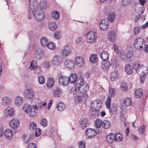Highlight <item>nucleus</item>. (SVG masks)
Returning <instances> with one entry per match:
<instances>
[{
  "instance_id": "obj_16",
  "label": "nucleus",
  "mask_w": 148,
  "mask_h": 148,
  "mask_svg": "<svg viewBox=\"0 0 148 148\" xmlns=\"http://www.w3.org/2000/svg\"><path fill=\"white\" fill-rule=\"evenodd\" d=\"M4 135L6 139L10 140L12 138L14 135L13 131L11 129H6L4 131Z\"/></svg>"
},
{
  "instance_id": "obj_52",
  "label": "nucleus",
  "mask_w": 148,
  "mask_h": 148,
  "mask_svg": "<svg viewBox=\"0 0 148 148\" xmlns=\"http://www.w3.org/2000/svg\"><path fill=\"white\" fill-rule=\"evenodd\" d=\"M108 20L110 22H112L115 19V15L114 13H110L107 17Z\"/></svg>"
},
{
  "instance_id": "obj_8",
  "label": "nucleus",
  "mask_w": 148,
  "mask_h": 148,
  "mask_svg": "<svg viewBox=\"0 0 148 148\" xmlns=\"http://www.w3.org/2000/svg\"><path fill=\"white\" fill-rule=\"evenodd\" d=\"M72 51L70 47L67 45L64 46L61 49L60 53L64 58H66L71 53Z\"/></svg>"
},
{
  "instance_id": "obj_41",
  "label": "nucleus",
  "mask_w": 148,
  "mask_h": 148,
  "mask_svg": "<svg viewBox=\"0 0 148 148\" xmlns=\"http://www.w3.org/2000/svg\"><path fill=\"white\" fill-rule=\"evenodd\" d=\"M48 49L51 50H54L56 47L55 44L52 42H49L46 47Z\"/></svg>"
},
{
  "instance_id": "obj_21",
  "label": "nucleus",
  "mask_w": 148,
  "mask_h": 148,
  "mask_svg": "<svg viewBox=\"0 0 148 148\" xmlns=\"http://www.w3.org/2000/svg\"><path fill=\"white\" fill-rule=\"evenodd\" d=\"M11 101V99L10 97L5 96L2 98V103L4 106H6L10 105Z\"/></svg>"
},
{
  "instance_id": "obj_34",
  "label": "nucleus",
  "mask_w": 148,
  "mask_h": 148,
  "mask_svg": "<svg viewBox=\"0 0 148 148\" xmlns=\"http://www.w3.org/2000/svg\"><path fill=\"white\" fill-rule=\"evenodd\" d=\"M40 42L41 45L43 47H46L49 42L48 40L45 37L41 38Z\"/></svg>"
},
{
  "instance_id": "obj_19",
  "label": "nucleus",
  "mask_w": 148,
  "mask_h": 148,
  "mask_svg": "<svg viewBox=\"0 0 148 148\" xmlns=\"http://www.w3.org/2000/svg\"><path fill=\"white\" fill-rule=\"evenodd\" d=\"M145 67L143 65L140 64L138 62H135L134 63L133 65V68L137 72L140 71L143 72V70L142 69Z\"/></svg>"
},
{
  "instance_id": "obj_14",
  "label": "nucleus",
  "mask_w": 148,
  "mask_h": 148,
  "mask_svg": "<svg viewBox=\"0 0 148 148\" xmlns=\"http://www.w3.org/2000/svg\"><path fill=\"white\" fill-rule=\"evenodd\" d=\"M84 63L85 60L82 56H77L75 59V63L77 66H82Z\"/></svg>"
},
{
  "instance_id": "obj_58",
  "label": "nucleus",
  "mask_w": 148,
  "mask_h": 148,
  "mask_svg": "<svg viewBox=\"0 0 148 148\" xmlns=\"http://www.w3.org/2000/svg\"><path fill=\"white\" fill-rule=\"evenodd\" d=\"M121 115L125 116H126L127 109L126 108L121 107Z\"/></svg>"
},
{
  "instance_id": "obj_27",
  "label": "nucleus",
  "mask_w": 148,
  "mask_h": 148,
  "mask_svg": "<svg viewBox=\"0 0 148 148\" xmlns=\"http://www.w3.org/2000/svg\"><path fill=\"white\" fill-rule=\"evenodd\" d=\"M75 82V84L76 86L79 87L84 85L85 83H84V79L83 77L80 76L79 78L77 79Z\"/></svg>"
},
{
  "instance_id": "obj_43",
  "label": "nucleus",
  "mask_w": 148,
  "mask_h": 148,
  "mask_svg": "<svg viewBox=\"0 0 148 148\" xmlns=\"http://www.w3.org/2000/svg\"><path fill=\"white\" fill-rule=\"evenodd\" d=\"M114 136L115 137V140H116L118 142L122 141L123 139V135L119 133H117L116 134H114Z\"/></svg>"
},
{
  "instance_id": "obj_30",
  "label": "nucleus",
  "mask_w": 148,
  "mask_h": 148,
  "mask_svg": "<svg viewBox=\"0 0 148 148\" xmlns=\"http://www.w3.org/2000/svg\"><path fill=\"white\" fill-rule=\"evenodd\" d=\"M109 56V54L106 51H103L100 54V57L103 60V61L108 60Z\"/></svg>"
},
{
  "instance_id": "obj_49",
  "label": "nucleus",
  "mask_w": 148,
  "mask_h": 148,
  "mask_svg": "<svg viewBox=\"0 0 148 148\" xmlns=\"http://www.w3.org/2000/svg\"><path fill=\"white\" fill-rule=\"evenodd\" d=\"M74 102L76 104H78L82 101L83 97L80 96H76L74 97Z\"/></svg>"
},
{
  "instance_id": "obj_54",
  "label": "nucleus",
  "mask_w": 148,
  "mask_h": 148,
  "mask_svg": "<svg viewBox=\"0 0 148 148\" xmlns=\"http://www.w3.org/2000/svg\"><path fill=\"white\" fill-rule=\"evenodd\" d=\"M38 83L40 84H43L45 82V78L44 76H38Z\"/></svg>"
},
{
  "instance_id": "obj_17",
  "label": "nucleus",
  "mask_w": 148,
  "mask_h": 148,
  "mask_svg": "<svg viewBox=\"0 0 148 148\" xmlns=\"http://www.w3.org/2000/svg\"><path fill=\"white\" fill-rule=\"evenodd\" d=\"M34 55L35 57L37 59L41 58L44 56V51L40 49H36L34 51Z\"/></svg>"
},
{
  "instance_id": "obj_46",
  "label": "nucleus",
  "mask_w": 148,
  "mask_h": 148,
  "mask_svg": "<svg viewBox=\"0 0 148 148\" xmlns=\"http://www.w3.org/2000/svg\"><path fill=\"white\" fill-rule=\"evenodd\" d=\"M143 93V90L141 88L136 90L135 92V96L137 98H139L141 97Z\"/></svg>"
},
{
  "instance_id": "obj_53",
  "label": "nucleus",
  "mask_w": 148,
  "mask_h": 148,
  "mask_svg": "<svg viewBox=\"0 0 148 148\" xmlns=\"http://www.w3.org/2000/svg\"><path fill=\"white\" fill-rule=\"evenodd\" d=\"M29 128L32 131L35 130L36 128V124L34 122H32L29 124Z\"/></svg>"
},
{
  "instance_id": "obj_64",
  "label": "nucleus",
  "mask_w": 148,
  "mask_h": 148,
  "mask_svg": "<svg viewBox=\"0 0 148 148\" xmlns=\"http://www.w3.org/2000/svg\"><path fill=\"white\" fill-rule=\"evenodd\" d=\"M36 144L33 143H31L29 144L28 145L27 148H36Z\"/></svg>"
},
{
  "instance_id": "obj_32",
  "label": "nucleus",
  "mask_w": 148,
  "mask_h": 148,
  "mask_svg": "<svg viewBox=\"0 0 148 148\" xmlns=\"http://www.w3.org/2000/svg\"><path fill=\"white\" fill-rule=\"evenodd\" d=\"M103 127L104 129H107L110 128L111 126V123L108 120H104L103 122Z\"/></svg>"
},
{
  "instance_id": "obj_25",
  "label": "nucleus",
  "mask_w": 148,
  "mask_h": 148,
  "mask_svg": "<svg viewBox=\"0 0 148 148\" xmlns=\"http://www.w3.org/2000/svg\"><path fill=\"white\" fill-rule=\"evenodd\" d=\"M79 92L82 94H85L88 89V85L86 83H85L84 85H82L79 88Z\"/></svg>"
},
{
  "instance_id": "obj_38",
  "label": "nucleus",
  "mask_w": 148,
  "mask_h": 148,
  "mask_svg": "<svg viewBox=\"0 0 148 148\" xmlns=\"http://www.w3.org/2000/svg\"><path fill=\"white\" fill-rule=\"evenodd\" d=\"M54 84V81L52 78H49L46 83L47 87L49 88H51L53 86Z\"/></svg>"
},
{
  "instance_id": "obj_50",
  "label": "nucleus",
  "mask_w": 148,
  "mask_h": 148,
  "mask_svg": "<svg viewBox=\"0 0 148 148\" xmlns=\"http://www.w3.org/2000/svg\"><path fill=\"white\" fill-rule=\"evenodd\" d=\"M62 32L59 30L56 31L54 34V38L57 39H59L62 37Z\"/></svg>"
},
{
  "instance_id": "obj_24",
  "label": "nucleus",
  "mask_w": 148,
  "mask_h": 148,
  "mask_svg": "<svg viewBox=\"0 0 148 148\" xmlns=\"http://www.w3.org/2000/svg\"><path fill=\"white\" fill-rule=\"evenodd\" d=\"M115 138L114 134L110 133L106 136V140L107 142L112 143L115 141Z\"/></svg>"
},
{
  "instance_id": "obj_42",
  "label": "nucleus",
  "mask_w": 148,
  "mask_h": 148,
  "mask_svg": "<svg viewBox=\"0 0 148 148\" xmlns=\"http://www.w3.org/2000/svg\"><path fill=\"white\" fill-rule=\"evenodd\" d=\"M39 5L40 8L45 9L47 8V4L45 0H41L40 1Z\"/></svg>"
},
{
  "instance_id": "obj_9",
  "label": "nucleus",
  "mask_w": 148,
  "mask_h": 148,
  "mask_svg": "<svg viewBox=\"0 0 148 148\" xmlns=\"http://www.w3.org/2000/svg\"><path fill=\"white\" fill-rule=\"evenodd\" d=\"M20 122L17 119L13 118L11 119L9 122V125L10 127L13 130L18 128L20 125Z\"/></svg>"
},
{
  "instance_id": "obj_35",
  "label": "nucleus",
  "mask_w": 148,
  "mask_h": 148,
  "mask_svg": "<svg viewBox=\"0 0 148 148\" xmlns=\"http://www.w3.org/2000/svg\"><path fill=\"white\" fill-rule=\"evenodd\" d=\"M32 137V136L31 135L29 134H26L25 135H23L22 138L24 143H28L31 141V139Z\"/></svg>"
},
{
  "instance_id": "obj_6",
  "label": "nucleus",
  "mask_w": 148,
  "mask_h": 148,
  "mask_svg": "<svg viewBox=\"0 0 148 148\" xmlns=\"http://www.w3.org/2000/svg\"><path fill=\"white\" fill-rule=\"evenodd\" d=\"M29 4L30 11L28 14H32L36 10L39 9L38 2L37 0H29Z\"/></svg>"
},
{
  "instance_id": "obj_3",
  "label": "nucleus",
  "mask_w": 148,
  "mask_h": 148,
  "mask_svg": "<svg viewBox=\"0 0 148 148\" xmlns=\"http://www.w3.org/2000/svg\"><path fill=\"white\" fill-rule=\"evenodd\" d=\"M101 107V103L97 101H92L91 103L90 108L92 111V114L96 117L100 114L99 109Z\"/></svg>"
},
{
  "instance_id": "obj_7",
  "label": "nucleus",
  "mask_w": 148,
  "mask_h": 148,
  "mask_svg": "<svg viewBox=\"0 0 148 148\" xmlns=\"http://www.w3.org/2000/svg\"><path fill=\"white\" fill-rule=\"evenodd\" d=\"M63 61L62 58L60 55H55L51 60L52 64L55 66H60Z\"/></svg>"
},
{
  "instance_id": "obj_23",
  "label": "nucleus",
  "mask_w": 148,
  "mask_h": 148,
  "mask_svg": "<svg viewBox=\"0 0 148 148\" xmlns=\"http://www.w3.org/2000/svg\"><path fill=\"white\" fill-rule=\"evenodd\" d=\"M110 75L111 80L114 81L118 78L119 73L117 70H114L111 72Z\"/></svg>"
},
{
  "instance_id": "obj_5",
  "label": "nucleus",
  "mask_w": 148,
  "mask_h": 148,
  "mask_svg": "<svg viewBox=\"0 0 148 148\" xmlns=\"http://www.w3.org/2000/svg\"><path fill=\"white\" fill-rule=\"evenodd\" d=\"M86 36L87 42L92 43L96 41L97 37V35L95 32L90 31L87 33Z\"/></svg>"
},
{
  "instance_id": "obj_45",
  "label": "nucleus",
  "mask_w": 148,
  "mask_h": 148,
  "mask_svg": "<svg viewBox=\"0 0 148 148\" xmlns=\"http://www.w3.org/2000/svg\"><path fill=\"white\" fill-rule=\"evenodd\" d=\"M115 90L114 88H110L108 91V97H113L114 96L115 93Z\"/></svg>"
},
{
  "instance_id": "obj_40",
  "label": "nucleus",
  "mask_w": 148,
  "mask_h": 148,
  "mask_svg": "<svg viewBox=\"0 0 148 148\" xmlns=\"http://www.w3.org/2000/svg\"><path fill=\"white\" fill-rule=\"evenodd\" d=\"M65 105L63 103L60 102L58 103L57 106L58 110L60 111H63L65 108Z\"/></svg>"
},
{
  "instance_id": "obj_10",
  "label": "nucleus",
  "mask_w": 148,
  "mask_h": 148,
  "mask_svg": "<svg viewBox=\"0 0 148 148\" xmlns=\"http://www.w3.org/2000/svg\"><path fill=\"white\" fill-rule=\"evenodd\" d=\"M59 84L62 86H65L68 85L69 82L68 77L62 75L58 78Z\"/></svg>"
},
{
  "instance_id": "obj_62",
  "label": "nucleus",
  "mask_w": 148,
  "mask_h": 148,
  "mask_svg": "<svg viewBox=\"0 0 148 148\" xmlns=\"http://www.w3.org/2000/svg\"><path fill=\"white\" fill-rule=\"evenodd\" d=\"M35 132V135L36 137L39 136L41 134V130L39 128L36 129Z\"/></svg>"
},
{
  "instance_id": "obj_26",
  "label": "nucleus",
  "mask_w": 148,
  "mask_h": 148,
  "mask_svg": "<svg viewBox=\"0 0 148 148\" xmlns=\"http://www.w3.org/2000/svg\"><path fill=\"white\" fill-rule=\"evenodd\" d=\"M88 120L87 119H83L80 120L79 122V126L82 129L87 127L88 125Z\"/></svg>"
},
{
  "instance_id": "obj_20",
  "label": "nucleus",
  "mask_w": 148,
  "mask_h": 148,
  "mask_svg": "<svg viewBox=\"0 0 148 148\" xmlns=\"http://www.w3.org/2000/svg\"><path fill=\"white\" fill-rule=\"evenodd\" d=\"M100 29L102 30H105L108 27V21L105 20H103L100 22L99 24Z\"/></svg>"
},
{
  "instance_id": "obj_11",
  "label": "nucleus",
  "mask_w": 148,
  "mask_h": 148,
  "mask_svg": "<svg viewBox=\"0 0 148 148\" xmlns=\"http://www.w3.org/2000/svg\"><path fill=\"white\" fill-rule=\"evenodd\" d=\"M86 135L88 138H92L96 135V132L94 129L88 128L86 131Z\"/></svg>"
},
{
  "instance_id": "obj_47",
  "label": "nucleus",
  "mask_w": 148,
  "mask_h": 148,
  "mask_svg": "<svg viewBox=\"0 0 148 148\" xmlns=\"http://www.w3.org/2000/svg\"><path fill=\"white\" fill-rule=\"evenodd\" d=\"M123 103L126 106H130L132 103L131 99L129 98H125L123 100Z\"/></svg>"
},
{
  "instance_id": "obj_12",
  "label": "nucleus",
  "mask_w": 148,
  "mask_h": 148,
  "mask_svg": "<svg viewBox=\"0 0 148 148\" xmlns=\"http://www.w3.org/2000/svg\"><path fill=\"white\" fill-rule=\"evenodd\" d=\"M24 96L27 99H32L34 97V93L32 89L27 88L24 92Z\"/></svg>"
},
{
  "instance_id": "obj_48",
  "label": "nucleus",
  "mask_w": 148,
  "mask_h": 148,
  "mask_svg": "<svg viewBox=\"0 0 148 148\" xmlns=\"http://www.w3.org/2000/svg\"><path fill=\"white\" fill-rule=\"evenodd\" d=\"M62 92V90L59 88H56L53 91V94L55 96L59 97L61 94Z\"/></svg>"
},
{
  "instance_id": "obj_1",
  "label": "nucleus",
  "mask_w": 148,
  "mask_h": 148,
  "mask_svg": "<svg viewBox=\"0 0 148 148\" xmlns=\"http://www.w3.org/2000/svg\"><path fill=\"white\" fill-rule=\"evenodd\" d=\"M34 105H30L25 104L22 107L23 112L26 113L28 116L33 117L34 116L38 110H40L42 108V103L40 100L38 98H36L33 101Z\"/></svg>"
},
{
  "instance_id": "obj_57",
  "label": "nucleus",
  "mask_w": 148,
  "mask_h": 148,
  "mask_svg": "<svg viewBox=\"0 0 148 148\" xmlns=\"http://www.w3.org/2000/svg\"><path fill=\"white\" fill-rule=\"evenodd\" d=\"M103 123L101 120L98 119L96 120L95 123V125L96 127L100 128L101 126Z\"/></svg>"
},
{
  "instance_id": "obj_36",
  "label": "nucleus",
  "mask_w": 148,
  "mask_h": 148,
  "mask_svg": "<svg viewBox=\"0 0 148 148\" xmlns=\"http://www.w3.org/2000/svg\"><path fill=\"white\" fill-rule=\"evenodd\" d=\"M57 28V25L55 23L52 22L50 23L48 26L49 29L51 31H54Z\"/></svg>"
},
{
  "instance_id": "obj_22",
  "label": "nucleus",
  "mask_w": 148,
  "mask_h": 148,
  "mask_svg": "<svg viewBox=\"0 0 148 148\" xmlns=\"http://www.w3.org/2000/svg\"><path fill=\"white\" fill-rule=\"evenodd\" d=\"M109 109L110 112L112 114H116L117 113L118 110V106L115 103H113L111 106L110 107Z\"/></svg>"
},
{
  "instance_id": "obj_61",
  "label": "nucleus",
  "mask_w": 148,
  "mask_h": 148,
  "mask_svg": "<svg viewBox=\"0 0 148 148\" xmlns=\"http://www.w3.org/2000/svg\"><path fill=\"white\" fill-rule=\"evenodd\" d=\"M130 0H121L122 4L124 6L127 5L130 3Z\"/></svg>"
},
{
  "instance_id": "obj_15",
  "label": "nucleus",
  "mask_w": 148,
  "mask_h": 148,
  "mask_svg": "<svg viewBox=\"0 0 148 148\" xmlns=\"http://www.w3.org/2000/svg\"><path fill=\"white\" fill-rule=\"evenodd\" d=\"M14 110L10 106L8 107L4 111V114L6 117L12 116L14 114Z\"/></svg>"
},
{
  "instance_id": "obj_28",
  "label": "nucleus",
  "mask_w": 148,
  "mask_h": 148,
  "mask_svg": "<svg viewBox=\"0 0 148 148\" xmlns=\"http://www.w3.org/2000/svg\"><path fill=\"white\" fill-rule=\"evenodd\" d=\"M108 39L111 42L114 41L116 38V34L115 32L112 31L110 32L108 34Z\"/></svg>"
},
{
  "instance_id": "obj_31",
  "label": "nucleus",
  "mask_w": 148,
  "mask_h": 148,
  "mask_svg": "<svg viewBox=\"0 0 148 148\" xmlns=\"http://www.w3.org/2000/svg\"><path fill=\"white\" fill-rule=\"evenodd\" d=\"M69 83H75L77 79L76 74L75 73L72 74L70 77H68Z\"/></svg>"
},
{
  "instance_id": "obj_39",
  "label": "nucleus",
  "mask_w": 148,
  "mask_h": 148,
  "mask_svg": "<svg viewBox=\"0 0 148 148\" xmlns=\"http://www.w3.org/2000/svg\"><path fill=\"white\" fill-rule=\"evenodd\" d=\"M79 87L74 85V86L73 87L71 90L70 93L73 95H75L79 92Z\"/></svg>"
},
{
  "instance_id": "obj_2",
  "label": "nucleus",
  "mask_w": 148,
  "mask_h": 148,
  "mask_svg": "<svg viewBox=\"0 0 148 148\" xmlns=\"http://www.w3.org/2000/svg\"><path fill=\"white\" fill-rule=\"evenodd\" d=\"M145 44L144 40L141 38L136 39L134 43V48L139 51H142L144 49Z\"/></svg>"
},
{
  "instance_id": "obj_44",
  "label": "nucleus",
  "mask_w": 148,
  "mask_h": 148,
  "mask_svg": "<svg viewBox=\"0 0 148 148\" xmlns=\"http://www.w3.org/2000/svg\"><path fill=\"white\" fill-rule=\"evenodd\" d=\"M37 66V62L33 60L30 63L29 69L30 70H34L36 68Z\"/></svg>"
},
{
  "instance_id": "obj_33",
  "label": "nucleus",
  "mask_w": 148,
  "mask_h": 148,
  "mask_svg": "<svg viewBox=\"0 0 148 148\" xmlns=\"http://www.w3.org/2000/svg\"><path fill=\"white\" fill-rule=\"evenodd\" d=\"M125 70L128 74L131 75L132 73V70L131 66L129 64L126 65L125 67Z\"/></svg>"
},
{
  "instance_id": "obj_13",
  "label": "nucleus",
  "mask_w": 148,
  "mask_h": 148,
  "mask_svg": "<svg viewBox=\"0 0 148 148\" xmlns=\"http://www.w3.org/2000/svg\"><path fill=\"white\" fill-rule=\"evenodd\" d=\"M23 102V99L21 96H17L14 99V103L15 106L17 107H21Z\"/></svg>"
},
{
  "instance_id": "obj_18",
  "label": "nucleus",
  "mask_w": 148,
  "mask_h": 148,
  "mask_svg": "<svg viewBox=\"0 0 148 148\" xmlns=\"http://www.w3.org/2000/svg\"><path fill=\"white\" fill-rule=\"evenodd\" d=\"M75 63L74 61L72 60H68L64 62L65 66L69 69H73L74 68Z\"/></svg>"
},
{
  "instance_id": "obj_56",
  "label": "nucleus",
  "mask_w": 148,
  "mask_h": 148,
  "mask_svg": "<svg viewBox=\"0 0 148 148\" xmlns=\"http://www.w3.org/2000/svg\"><path fill=\"white\" fill-rule=\"evenodd\" d=\"M52 16L54 19L57 20L59 19L60 15L59 13L57 11H54L52 13Z\"/></svg>"
},
{
  "instance_id": "obj_60",
  "label": "nucleus",
  "mask_w": 148,
  "mask_h": 148,
  "mask_svg": "<svg viewBox=\"0 0 148 148\" xmlns=\"http://www.w3.org/2000/svg\"><path fill=\"white\" fill-rule=\"evenodd\" d=\"M140 30V27H136L134 29V32L135 35L138 34Z\"/></svg>"
},
{
  "instance_id": "obj_4",
  "label": "nucleus",
  "mask_w": 148,
  "mask_h": 148,
  "mask_svg": "<svg viewBox=\"0 0 148 148\" xmlns=\"http://www.w3.org/2000/svg\"><path fill=\"white\" fill-rule=\"evenodd\" d=\"M28 18H34L38 21H40L44 18L43 12L40 9L34 12L32 14H28Z\"/></svg>"
},
{
  "instance_id": "obj_29",
  "label": "nucleus",
  "mask_w": 148,
  "mask_h": 148,
  "mask_svg": "<svg viewBox=\"0 0 148 148\" xmlns=\"http://www.w3.org/2000/svg\"><path fill=\"white\" fill-rule=\"evenodd\" d=\"M98 56L96 54H92L90 57L89 60L90 62L92 64L96 63L98 60Z\"/></svg>"
},
{
  "instance_id": "obj_37",
  "label": "nucleus",
  "mask_w": 148,
  "mask_h": 148,
  "mask_svg": "<svg viewBox=\"0 0 148 148\" xmlns=\"http://www.w3.org/2000/svg\"><path fill=\"white\" fill-rule=\"evenodd\" d=\"M110 66V64L109 62L103 61L101 65V67L103 70H106L109 69Z\"/></svg>"
},
{
  "instance_id": "obj_63",
  "label": "nucleus",
  "mask_w": 148,
  "mask_h": 148,
  "mask_svg": "<svg viewBox=\"0 0 148 148\" xmlns=\"http://www.w3.org/2000/svg\"><path fill=\"white\" fill-rule=\"evenodd\" d=\"M121 88L122 90H126L127 89V85L124 83H122L121 86Z\"/></svg>"
},
{
  "instance_id": "obj_59",
  "label": "nucleus",
  "mask_w": 148,
  "mask_h": 148,
  "mask_svg": "<svg viewBox=\"0 0 148 148\" xmlns=\"http://www.w3.org/2000/svg\"><path fill=\"white\" fill-rule=\"evenodd\" d=\"M78 146L79 148H85L86 147L85 142L83 141H80L78 143Z\"/></svg>"
},
{
  "instance_id": "obj_55",
  "label": "nucleus",
  "mask_w": 148,
  "mask_h": 148,
  "mask_svg": "<svg viewBox=\"0 0 148 148\" xmlns=\"http://www.w3.org/2000/svg\"><path fill=\"white\" fill-rule=\"evenodd\" d=\"M111 97H108L106 101V107L108 108H109L111 106Z\"/></svg>"
},
{
  "instance_id": "obj_51",
  "label": "nucleus",
  "mask_w": 148,
  "mask_h": 148,
  "mask_svg": "<svg viewBox=\"0 0 148 148\" xmlns=\"http://www.w3.org/2000/svg\"><path fill=\"white\" fill-rule=\"evenodd\" d=\"M40 124L44 127H46L47 125V120L45 118H41L40 121Z\"/></svg>"
}]
</instances>
